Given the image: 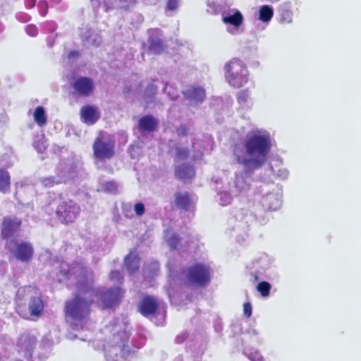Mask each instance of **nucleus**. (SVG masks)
Returning <instances> with one entry per match:
<instances>
[{
  "label": "nucleus",
  "mask_w": 361,
  "mask_h": 361,
  "mask_svg": "<svg viewBox=\"0 0 361 361\" xmlns=\"http://www.w3.org/2000/svg\"><path fill=\"white\" fill-rule=\"evenodd\" d=\"M80 115L82 121L87 125L94 124L100 116L98 109L93 106L82 107L80 110Z\"/></svg>",
  "instance_id": "f3484780"
},
{
  "label": "nucleus",
  "mask_w": 361,
  "mask_h": 361,
  "mask_svg": "<svg viewBox=\"0 0 361 361\" xmlns=\"http://www.w3.org/2000/svg\"><path fill=\"white\" fill-rule=\"evenodd\" d=\"M222 20L226 25V30L232 35H238L243 32L241 27L243 22L242 13L236 10H230L222 15Z\"/></svg>",
  "instance_id": "f8f14e48"
},
{
  "label": "nucleus",
  "mask_w": 361,
  "mask_h": 361,
  "mask_svg": "<svg viewBox=\"0 0 361 361\" xmlns=\"http://www.w3.org/2000/svg\"><path fill=\"white\" fill-rule=\"evenodd\" d=\"M273 15V8L269 6L264 5L259 9L258 19L263 23H269L272 18Z\"/></svg>",
  "instance_id": "a878e982"
},
{
  "label": "nucleus",
  "mask_w": 361,
  "mask_h": 361,
  "mask_svg": "<svg viewBox=\"0 0 361 361\" xmlns=\"http://www.w3.org/2000/svg\"><path fill=\"white\" fill-rule=\"evenodd\" d=\"M207 6L210 8L208 11L212 13H217L220 11V6L214 0H208Z\"/></svg>",
  "instance_id": "58836bf2"
},
{
  "label": "nucleus",
  "mask_w": 361,
  "mask_h": 361,
  "mask_svg": "<svg viewBox=\"0 0 361 361\" xmlns=\"http://www.w3.org/2000/svg\"><path fill=\"white\" fill-rule=\"evenodd\" d=\"M110 278L112 281L115 280L120 282L122 279V275L118 271H113L110 274Z\"/></svg>",
  "instance_id": "c03bdc74"
},
{
  "label": "nucleus",
  "mask_w": 361,
  "mask_h": 361,
  "mask_svg": "<svg viewBox=\"0 0 361 361\" xmlns=\"http://www.w3.org/2000/svg\"><path fill=\"white\" fill-rule=\"evenodd\" d=\"M38 6L41 9V15L44 16L46 14V11L47 8V4L46 1H42L39 3Z\"/></svg>",
  "instance_id": "49530a36"
},
{
  "label": "nucleus",
  "mask_w": 361,
  "mask_h": 361,
  "mask_svg": "<svg viewBox=\"0 0 361 361\" xmlns=\"http://www.w3.org/2000/svg\"><path fill=\"white\" fill-rule=\"evenodd\" d=\"M244 353L250 361H264L262 356L257 350L251 352L245 350Z\"/></svg>",
  "instance_id": "e433bc0d"
},
{
  "label": "nucleus",
  "mask_w": 361,
  "mask_h": 361,
  "mask_svg": "<svg viewBox=\"0 0 361 361\" xmlns=\"http://www.w3.org/2000/svg\"><path fill=\"white\" fill-rule=\"evenodd\" d=\"M238 102L243 110H247L252 108L253 102L251 99L250 92L247 90H241L238 94Z\"/></svg>",
  "instance_id": "b1692460"
},
{
  "label": "nucleus",
  "mask_w": 361,
  "mask_h": 361,
  "mask_svg": "<svg viewBox=\"0 0 361 361\" xmlns=\"http://www.w3.org/2000/svg\"><path fill=\"white\" fill-rule=\"evenodd\" d=\"M10 188V176L8 171L0 169V192L6 193Z\"/></svg>",
  "instance_id": "c756f323"
},
{
  "label": "nucleus",
  "mask_w": 361,
  "mask_h": 361,
  "mask_svg": "<svg viewBox=\"0 0 361 361\" xmlns=\"http://www.w3.org/2000/svg\"><path fill=\"white\" fill-rule=\"evenodd\" d=\"M187 132H188V128L184 126H180L177 130V133H178V135H180V136H183V135H186Z\"/></svg>",
  "instance_id": "8fccbe9b"
},
{
  "label": "nucleus",
  "mask_w": 361,
  "mask_h": 361,
  "mask_svg": "<svg viewBox=\"0 0 361 361\" xmlns=\"http://www.w3.org/2000/svg\"><path fill=\"white\" fill-rule=\"evenodd\" d=\"M149 49L154 53H160L163 50V44L160 39H151Z\"/></svg>",
  "instance_id": "72a5a7b5"
},
{
  "label": "nucleus",
  "mask_w": 361,
  "mask_h": 361,
  "mask_svg": "<svg viewBox=\"0 0 361 361\" xmlns=\"http://www.w3.org/2000/svg\"><path fill=\"white\" fill-rule=\"evenodd\" d=\"M169 298H171V297H172V296H171V293H170V292H169Z\"/></svg>",
  "instance_id": "13d9d810"
},
{
  "label": "nucleus",
  "mask_w": 361,
  "mask_h": 361,
  "mask_svg": "<svg viewBox=\"0 0 361 361\" xmlns=\"http://www.w3.org/2000/svg\"><path fill=\"white\" fill-rule=\"evenodd\" d=\"M56 176L42 178L39 183L44 188H51L56 185L66 183L69 179L73 178L75 168L67 161L61 162L56 169Z\"/></svg>",
  "instance_id": "1a4fd4ad"
},
{
  "label": "nucleus",
  "mask_w": 361,
  "mask_h": 361,
  "mask_svg": "<svg viewBox=\"0 0 361 361\" xmlns=\"http://www.w3.org/2000/svg\"><path fill=\"white\" fill-rule=\"evenodd\" d=\"M122 212L128 219H132L135 216L134 208L130 203L123 204Z\"/></svg>",
  "instance_id": "f704fd0d"
},
{
  "label": "nucleus",
  "mask_w": 361,
  "mask_h": 361,
  "mask_svg": "<svg viewBox=\"0 0 361 361\" xmlns=\"http://www.w3.org/2000/svg\"><path fill=\"white\" fill-rule=\"evenodd\" d=\"M96 164L100 167L99 162L111 159L114 154V140L110 135L101 133L93 145Z\"/></svg>",
  "instance_id": "6e6552de"
},
{
  "label": "nucleus",
  "mask_w": 361,
  "mask_h": 361,
  "mask_svg": "<svg viewBox=\"0 0 361 361\" xmlns=\"http://www.w3.org/2000/svg\"><path fill=\"white\" fill-rule=\"evenodd\" d=\"M260 203L265 209L277 210L281 205V193L279 192L267 193L262 197Z\"/></svg>",
  "instance_id": "4468645a"
},
{
  "label": "nucleus",
  "mask_w": 361,
  "mask_h": 361,
  "mask_svg": "<svg viewBox=\"0 0 361 361\" xmlns=\"http://www.w3.org/2000/svg\"><path fill=\"white\" fill-rule=\"evenodd\" d=\"M216 190L218 192L219 203L222 206L228 205L231 202L232 197L234 195L231 192V188H229V192L219 187H216Z\"/></svg>",
  "instance_id": "c85d7f7f"
},
{
  "label": "nucleus",
  "mask_w": 361,
  "mask_h": 361,
  "mask_svg": "<svg viewBox=\"0 0 361 361\" xmlns=\"http://www.w3.org/2000/svg\"><path fill=\"white\" fill-rule=\"evenodd\" d=\"M6 247L21 262H29L32 257L34 250L28 242L11 240L6 243Z\"/></svg>",
  "instance_id": "9b49d317"
},
{
  "label": "nucleus",
  "mask_w": 361,
  "mask_h": 361,
  "mask_svg": "<svg viewBox=\"0 0 361 361\" xmlns=\"http://www.w3.org/2000/svg\"><path fill=\"white\" fill-rule=\"evenodd\" d=\"M113 342L115 345H104V350L107 361H126L131 351L127 345L129 333L126 330V323L117 324L113 327Z\"/></svg>",
  "instance_id": "20e7f679"
},
{
  "label": "nucleus",
  "mask_w": 361,
  "mask_h": 361,
  "mask_svg": "<svg viewBox=\"0 0 361 361\" xmlns=\"http://www.w3.org/2000/svg\"><path fill=\"white\" fill-rule=\"evenodd\" d=\"M17 312L25 319L39 317L44 310V302L37 290L32 287L20 288L16 295Z\"/></svg>",
  "instance_id": "7ed1b4c3"
},
{
  "label": "nucleus",
  "mask_w": 361,
  "mask_h": 361,
  "mask_svg": "<svg viewBox=\"0 0 361 361\" xmlns=\"http://www.w3.org/2000/svg\"><path fill=\"white\" fill-rule=\"evenodd\" d=\"M133 208H134L135 214L139 216H142L145 213V205H144V204H142L141 202L136 203L134 205Z\"/></svg>",
  "instance_id": "4c0bfd02"
},
{
  "label": "nucleus",
  "mask_w": 361,
  "mask_h": 361,
  "mask_svg": "<svg viewBox=\"0 0 361 361\" xmlns=\"http://www.w3.org/2000/svg\"><path fill=\"white\" fill-rule=\"evenodd\" d=\"M130 154H131V157H135V154H133L132 152H130Z\"/></svg>",
  "instance_id": "4d7b16f0"
},
{
  "label": "nucleus",
  "mask_w": 361,
  "mask_h": 361,
  "mask_svg": "<svg viewBox=\"0 0 361 361\" xmlns=\"http://www.w3.org/2000/svg\"><path fill=\"white\" fill-rule=\"evenodd\" d=\"M211 269L209 266L198 263L188 268L185 273L188 283L195 286H205L211 279Z\"/></svg>",
  "instance_id": "9d476101"
},
{
  "label": "nucleus",
  "mask_w": 361,
  "mask_h": 361,
  "mask_svg": "<svg viewBox=\"0 0 361 361\" xmlns=\"http://www.w3.org/2000/svg\"><path fill=\"white\" fill-rule=\"evenodd\" d=\"M272 259L266 254L261 255L252 262V269L255 270V280L259 279V275H262L265 270L269 269L272 264Z\"/></svg>",
  "instance_id": "dca6fc26"
},
{
  "label": "nucleus",
  "mask_w": 361,
  "mask_h": 361,
  "mask_svg": "<svg viewBox=\"0 0 361 361\" xmlns=\"http://www.w3.org/2000/svg\"><path fill=\"white\" fill-rule=\"evenodd\" d=\"M271 285L266 281L260 282L257 286V290L261 293L262 296L267 297L269 295Z\"/></svg>",
  "instance_id": "473e14b6"
},
{
  "label": "nucleus",
  "mask_w": 361,
  "mask_h": 361,
  "mask_svg": "<svg viewBox=\"0 0 361 361\" xmlns=\"http://www.w3.org/2000/svg\"><path fill=\"white\" fill-rule=\"evenodd\" d=\"M170 276H171V277H172L173 279H175V276H173V273H172V272H171V273H170Z\"/></svg>",
  "instance_id": "6e6d98bb"
},
{
  "label": "nucleus",
  "mask_w": 361,
  "mask_h": 361,
  "mask_svg": "<svg viewBox=\"0 0 361 361\" xmlns=\"http://www.w3.org/2000/svg\"><path fill=\"white\" fill-rule=\"evenodd\" d=\"M135 148H139L137 145H132L131 146V150H133Z\"/></svg>",
  "instance_id": "5fc2aeb1"
},
{
  "label": "nucleus",
  "mask_w": 361,
  "mask_h": 361,
  "mask_svg": "<svg viewBox=\"0 0 361 361\" xmlns=\"http://www.w3.org/2000/svg\"><path fill=\"white\" fill-rule=\"evenodd\" d=\"M35 148L39 152L44 151L46 148L45 142L43 140L42 137H40V143L37 144L35 140L33 143Z\"/></svg>",
  "instance_id": "79ce46f5"
},
{
  "label": "nucleus",
  "mask_w": 361,
  "mask_h": 361,
  "mask_svg": "<svg viewBox=\"0 0 361 361\" xmlns=\"http://www.w3.org/2000/svg\"><path fill=\"white\" fill-rule=\"evenodd\" d=\"M65 267L67 265L63 263L61 266V272H63L68 279L73 278L77 280L78 294L73 299L68 301L66 306V319L74 329H83L86 324L90 312V305L94 302L92 296L97 298L96 302L99 305L104 308L113 307L123 296V291L118 287L114 288L105 293L94 290L92 288L93 274L86 267L75 264L66 270Z\"/></svg>",
  "instance_id": "f257e3e1"
},
{
  "label": "nucleus",
  "mask_w": 361,
  "mask_h": 361,
  "mask_svg": "<svg viewBox=\"0 0 361 361\" xmlns=\"http://www.w3.org/2000/svg\"><path fill=\"white\" fill-rule=\"evenodd\" d=\"M153 268L154 270L158 269V264L157 262L153 263Z\"/></svg>",
  "instance_id": "864d4df0"
},
{
  "label": "nucleus",
  "mask_w": 361,
  "mask_h": 361,
  "mask_svg": "<svg viewBox=\"0 0 361 361\" xmlns=\"http://www.w3.org/2000/svg\"><path fill=\"white\" fill-rule=\"evenodd\" d=\"M126 267L130 274L139 268V258L135 253L130 252L125 259Z\"/></svg>",
  "instance_id": "393cba45"
},
{
  "label": "nucleus",
  "mask_w": 361,
  "mask_h": 361,
  "mask_svg": "<svg viewBox=\"0 0 361 361\" xmlns=\"http://www.w3.org/2000/svg\"><path fill=\"white\" fill-rule=\"evenodd\" d=\"M271 146L272 137L263 128L250 130L239 143L235 145L234 159L243 169L235 173L233 185L230 187L233 195L247 192L252 173L265 163Z\"/></svg>",
  "instance_id": "f03ea898"
},
{
  "label": "nucleus",
  "mask_w": 361,
  "mask_h": 361,
  "mask_svg": "<svg viewBox=\"0 0 361 361\" xmlns=\"http://www.w3.org/2000/svg\"><path fill=\"white\" fill-rule=\"evenodd\" d=\"M85 39L87 44L92 46H98L102 42L101 37L94 32H91L88 36H85Z\"/></svg>",
  "instance_id": "2f4dec72"
},
{
  "label": "nucleus",
  "mask_w": 361,
  "mask_h": 361,
  "mask_svg": "<svg viewBox=\"0 0 361 361\" xmlns=\"http://www.w3.org/2000/svg\"><path fill=\"white\" fill-rule=\"evenodd\" d=\"M157 87L154 85H150L145 91L146 94L148 96L152 95L155 93Z\"/></svg>",
  "instance_id": "de8ad7c7"
},
{
  "label": "nucleus",
  "mask_w": 361,
  "mask_h": 361,
  "mask_svg": "<svg viewBox=\"0 0 361 361\" xmlns=\"http://www.w3.org/2000/svg\"><path fill=\"white\" fill-rule=\"evenodd\" d=\"M164 239L171 249L180 250L185 246L183 239L179 238L173 231H166L164 233Z\"/></svg>",
  "instance_id": "4be33fe9"
},
{
  "label": "nucleus",
  "mask_w": 361,
  "mask_h": 361,
  "mask_svg": "<svg viewBox=\"0 0 361 361\" xmlns=\"http://www.w3.org/2000/svg\"><path fill=\"white\" fill-rule=\"evenodd\" d=\"M45 211L49 214L55 211L59 220L61 223L69 224L73 222L78 217L80 213V207L73 200L54 198L45 207Z\"/></svg>",
  "instance_id": "39448f33"
},
{
  "label": "nucleus",
  "mask_w": 361,
  "mask_h": 361,
  "mask_svg": "<svg viewBox=\"0 0 361 361\" xmlns=\"http://www.w3.org/2000/svg\"><path fill=\"white\" fill-rule=\"evenodd\" d=\"M192 202V198L188 192H179L176 196V203L182 209H188Z\"/></svg>",
  "instance_id": "bb28decb"
},
{
  "label": "nucleus",
  "mask_w": 361,
  "mask_h": 361,
  "mask_svg": "<svg viewBox=\"0 0 361 361\" xmlns=\"http://www.w3.org/2000/svg\"><path fill=\"white\" fill-rule=\"evenodd\" d=\"M171 89H172V87L170 85H166L164 87V91L171 99H174L178 95L175 93L174 90L171 91Z\"/></svg>",
  "instance_id": "37998d69"
},
{
  "label": "nucleus",
  "mask_w": 361,
  "mask_h": 361,
  "mask_svg": "<svg viewBox=\"0 0 361 361\" xmlns=\"http://www.w3.org/2000/svg\"><path fill=\"white\" fill-rule=\"evenodd\" d=\"M243 312H244V314L247 317H250L252 314V307H251V305L248 302L247 303H245L244 305H243Z\"/></svg>",
  "instance_id": "a18cd8bd"
},
{
  "label": "nucleus",
  "mask_w": 361,
  "mask_h": 361,
  "mask_svg": "<svg viewBox=\"0 0 361 361\" xmlns=\"http://www.w3.org/2000/svg\"><path fill=\"white\" fill-rule=\"evenodd\" d=\"M118 185L114 181H107L101 183L99 190L109 192V193H115L118 190Z\"/></svg>",
  "instance_id": "7c9ffc66"
},
{
  "label": "nucleus",
  "mask_w": 361,
  "mask_h": 361,
  "mask_svg": "<svg viewBox=\"0 0 361 361\" xmlns=\"http://www.w3.org/2000/svg\"><path fill=\"white\" fill-rule=\"evenodd\" d=\"M26 32L31 37H35L37 35V28L34 25H28L26 26Z\"/></svg>",
  "instance_id": "a19ab883"
},
{
  "label": "nucleus",
  "mask_w": 361,
  "mask_h": 361,
  "mask_svg": "<svg viewBox=\"0 0 361 361\" xmlns=\"http://www.w3.org/2000/svg\"><path fill=\"white\" fill-rule=\"evenodd\" d=\"M183 93L192 104L202 102L205 98L204 90L201 87H190L184 91Z\"/></svg>",
  "instance_id": "6ab92c4d"
},
{
  "label": "nucleus",
  "mask_w": 361,
  "mask_h": 361,
  "mask_svg": "<svg viewBox=\"0 0 361 361\" xmlns=\"http://www.w3.org/2000/svg\"><path fill=\"white\" fill-rule=\"evenodd\" d=\"M225 77L230 85L240 87L248 80V71L245 63L239 59H233L225 64Z\"/></svg>",
  "instance_id": "423d86ee"
},
{
  "label": "nucleus",
  "mask_w": 361,
  "mask_h": 361,
  "mask_svg": "<svg viewBox=\"0 0 361 361\" xmlns=\"http://www.w3.org/2000/svg\"><path fill=\"white\" fill-rule=\"evenodd\" d=\"M176 176L183 180L192 179L195 176V170L192 166L186 164H181L176 169Z\"/></svg>",
  "instance_id": "412c9836"
},
{
  "label": "nucleus",
  "mask_w": 361,
  "mask_h": 361,
  "mask_svg": "<svg viewBox=\"0 0 361 361\" xmlns=\"http://www.w3.org/2000/svg\"><path fill=\"white\" fill-rule=\"evenodd\" d=\"M178 6V0H168L167 11H173L177 9Z\"/></svg>",
  "instance_id": "ea45409f"
},
{
  "label": "nucleus",
  "mask_w": 361,
  "mask_h": 361,
  "mask_svg": "<svg viewBox=\"0 0 361 361\" xmlns=\"http://www.w3.org/2000/svg\"><path fill=\"white\" fill-rule=\"evenodd\" d=\"M94 87V82L92 79L86 77H80L75 79L73 83V88L75 92L82 96L90 94Z\"/></svg>",
  "instance_id": "2eb2a0df"
},
{
  "label": "nucleus",
  "mask_w": 361,
  "mask_h": 361,
  "mask_svg": "<svg viewBox=\"0 0 361 361\" xmlns=\"http://www.w3.org/2000/svg\"><path fill=\"white\" fill-rule=\"evenodd\" d=\"M78 55V53L76 51H71L70 54H69V56L68 57L71 59L72 57H74L75 56Z\"/></svg>",
  "instance_id": "603ef678"
},
{
  "label": "nucleus",
  "mask_w": 361,
  "mask_h": 361,
  "mask_svg": "<svg viewBox=\"0 0 361 361\" xmlns=\"http://www.w3.org/2000/svg\"><path fill=\"white\" fill-rule=\"evenodd\" d=\"M188 157V151L186 148L178 146L176 148V159L183 160Z\"/></svg>",
  "instance_id": "c9c22d12"
},
{
  "label": "nucleus",
  "mask_w": 361,
  "mask_h": 361,
  "mask_svg": "<svg viewBox=\"0 0 361 361\" xmlns=\"http://www.w3.org/2000/svg\"><path fill=\"white\" fill-rule=\"evenodd\" d=\"M33 118L36 123L42 127L47 124V116L42 106H37L33 113Z\"/></svg>",
  "instance_id": "cd10ccee"
},
{
  "label": "nucleus",
  "mask_w": 361,
  "mask_h": 361,
  "mask_svg": "<svg viewBox=\"0 0 361 361\" xmlns=\"http://www.w3.org/2000/svg\"><path fill=\"white\" fill-rule=\"evenodd\" d=\"M166 305L164 302L157 301L154 298H145L140 305V311L145 317H150L157 325L164 323Z\"/></svg>",
  "instance_id": "0eeeda50"
},
{
  "label": "nucleus",
  "mask_w": 361,
  "mask_h": 361,
  "mask_svg": "<svg viewBox=\"0 0 361 361\" xmlns=\"http://www.w3.org/2000/svg\"><path fill=\"white\" fill-rule=\"evenodd\" d=\"M25 6L28 8H32L35 4V0H25Z\"/></svg>",
  "instance_id": "3c124183"
},
{
  "label": "nucleus",
  "mask_w": 361,
  "mask_h": 361,
  "mask_svg": "<svg viewBox=\"0 0 361 361\" xmlns=\"http://www.w3.org/2000/svg\"><path fill=\"white\" fill-rule=\"evenodd\" d=\"M106 11L111 8H128L130 5L135 3V0H101ZM92 4L94 6H97L100 0H91Z\"/></svg>",
  "instance_id": "a211bd4d"
},
{
  "label": "nucleus",
  "mask_w": 361,
  "mask_h": 361,
  "mask_svg": "<svg viewBox=\"0 0 361 361\" xmlns=\"http://www.w3.org/2000/svg\"><path fill=\"white\" fill-rule=\"evenodd\" d=\"M35 343L36 339L34 336L28 334H23L19 338L18 346L19 350L25 353V356H30V353L33 349Z\"/></svg>",
  "instance_id": "aec40b11"
},
{
  "label": "nucleus",
  "mask_w": 361,
  "mask_h": 361,
  "mask_svg": "<svg viewBox=\"0 0 361 361\" xmlns=\"http://www.w3.org/2000/svg\"><path fill=\"white\" fill-rule=\"evenodd\" d=\"M157 122L154 118L150 116H146L141 118L139 121V130L142 133L152 132L155 130Z\"/></svg>",
  "instance_id": "5701e85b"
},
{
  "label": "nucleus",
  "mask_w": 361,
  "mask_h": 361,
  "mask_svg": "<svg viewBox=\"0 0 361 361\" xmlns=\"http://www.w3.org/2000/svg\"><path fill=\"white\" fill-rule=\"evenodd\" d=\"M20 221L16 218L5 217L1 224V233L6 243L13 240L20 226Z\"/></svg>",
  "instance_id": "ddd939ff"
},
{
  "label": "nucleus",
  "mask_w": 361,
  "mask_h": 361,
  "mask_svg": "<svg viewBox=\"0 0 361 361\" xmlns=\"http://www.w3.org/2000/svg\"><path fill=\"white\" fill-rule=\"evenodd\" d=\"M288 172L285 169H281L279 170L277 176L283 179H285L288 177Z\"/></svg>",
  "instance_id": "09e8293b"
}]
</instances>
